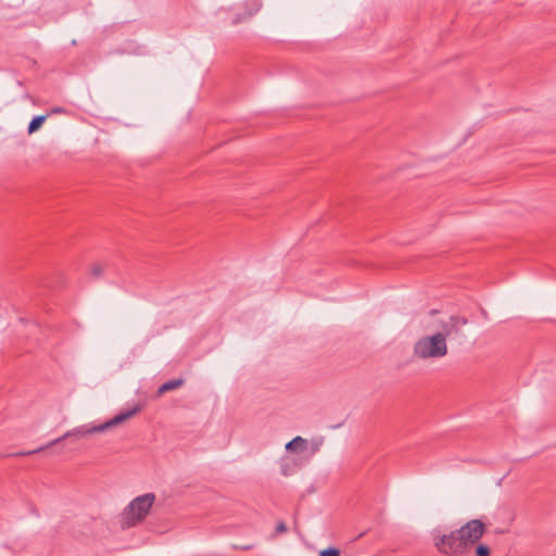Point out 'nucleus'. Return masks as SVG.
I'll return each instance as SVG.
<instances>
[{
	"label": "nucleus",
	"mask_w": 556,
	"mask_h": 556,
	"mask_svg": "<svg viewBox=\"0 0 556 556\" xmlns=\"http://www.w3.org/2000/svg\"><path fill=\"white\" fill-rule=\"evenodd\" d=\"M46 119V116L43 115H40V116H36L31 119V122L29 123L28 125V132L29 134H33L35 132L36 130L39 129V127L42 125V123L45 122Z\"/></svg>",
	"instance_id": "obj_9"
},
{
	"label": "nucleus",
	"mask_w": 556,
	"mask_h": 556,
	"mask_svg": "<svg viewBox=\"0 0 556 556\" xmlns=\"http://www.w3.org/2000/svg\"><path fill=\"white\" fill-rule=\"evenodd\" d=\"M441 327L432 334L419 338L414 344V356L418 359H439L447 355V338L452 334L453 325L441 320Z\"/></svg>",
	"instance_id": "obj_2"
},
{
	"label": "nucleus",
	"mask_w": 556,
	"mask_h": 556,
	"mask_svg": "<svg viewBox=\"0 0 556 556\" xmlns=\"http://www.w3.org/2000/svg\"><path fill=\"white\" fill-rule=\"evenodd\" d=\"M319 556H340V551L337 548H327L320 552Z\"/></svg>",
	"instance_id": "obj_13"
},
{
	"label": "nucleus",
	"mask_w": 556,
	"mask_h": 556,
	"mask_svg": "<svg viewBox=\"0 0 556 556\" xmlns=\"http://www.w3.org/2000/svg\"><path fill=\"white\" fill-rule=\"evenodd\" d=\"M90 270H91L92 276H94L96 278H99L102 276V274L104 271V266L102 264L94 263L91 265Z\"/></svg>",
	"instance_id": "obj_10"
},
{
	"label": "nucleus",
	"mask_w": 556,
	"mask_h": 556,
	"mask_svg": "<svg viewBox=\"0 0 556 556\" xmlns=\"http://www.w3.org/2000/svg\"><path fill=\"white\" fill-rule=\"evenodd\" d=\"M139 410H140V406L136 405V406H134L132 408H130L128 410L121 412L119 414H117L113 418H111V419H109V420H106V421H104L102 424L94 425V424L90 422V424H85V425L75 427L72 430L65 432L61 438H58V439L51 441L49 444H47L45 446H41L39 448L33 450V451L20 453V455H33V454L42 452L46 448H48V447H50L52 445L58 444L59 442H61L64 439H68V438H73V437H75V438H83V437L91 435L93 433L104 432V431H106V430H109V429H111L113 427L119 426L121 424H123L127 419H129L132 416H135Z\"/></svg>",
	"instance_id": "obj_3"
},
{
	"label": "nucleus",
	"mask_w": 556,
	"mask_h": 556,
	"mask_svg": "<svg viewBox=\"0 0 556 556\" xmlns=\"http://www.w3.org/2000/svg\"><path fill=\"white\" fill-rule=\"evenodd\" d=\"M477 556H490V548L484 544H479L476 547Z\"/></svg>",
	"instance_id": "obj_11"
},
{
	"label": "nucleus",
	"mask_w": 556,
	"mask_h": 556,
	"mask_svg": "<svg viewBox=\"0 0 556 556\" xmlns=\"http://www.w3.org/2000/svg\"><path fill=\"white\" fill-rule=\"evenodd\" d=\"M182 384V380L181 379H175V380H169L165 383H163L160 389H159V393H164V392H167V391H170V390H174V389H177L179 388L180 386Z\"/></svg>",
	"instance_id": "obj_8"
},
{
	"label": "nucleus",
	"mask_w": 556,
	"mask_h": 556,
	"mask_svg": "<svg viewBox=\"0 0 556 556\" xmlns=\"http://www.w3.org/2000/svg\"><path fill=\"white\" fill-rule=\"evenodd\" d=\"M64 110L62 108H52L51 109V113L52 114H60V113H63Z\"/></svg>",
	"instance_id": "obj_14"
},
{
	"label": "nucleus",
	"mask_w": 556,
	"mask_h": 556,
	"mask_svg": "<svg viewBox=\"0 0 556 556\" xmlns=\"http://www.w3.org/2000/svg\"><path fill=\"white\" fill-rule=\"evenodd\" d=\"M457 531L464 543H467V548L470 551L473 544L477 543L485 532V527L482 521L473 519L468 521Z\"/></svg>",
	"instance_id": "obj_6"
},
{
	"label": "nucleus",
	"mask_w": 556,
	"mask_h": 556,
	"mask_svg": "<svg viewBox=\"0 0 556 556\" xmlns=\"http://www.w3.org/2000/svg\"><path fill=\"white\" fill-rule=\"evenodd\" d=\"M155 496L147 493L136 497L124 510L122 516V528H131L142 521L150 511Z\"/></svg>",
	"instance_id": "obj_4"
},
{
	"label": "nucleus",
	"mask_w": 556,
	"mask_h": 556,
	"mask_svg": "<svg viewBox=\"0 0 556 556\" xmlns=\"http://www.w3.org/2000/svg\"><path fill=\"white\" fill-rule=\"evenodd\" d=\"M324 444V438H315L311 441L296 435L286 443V454L277 460L279 475L283 477L294 476L300 469L306 466L314 455L319 452Z\"/></svg>",
	"instance_id": "obj_1"
},
{
	"label": "nucleus",
	"mask_w": 556,
	"mask_h": 556,
	"mask_svg": "<svg viewBox=\"0 0 556 556\" xmlns=\"http://www.w3.org/2000/svg\"><path fill=\"white\" fill-rule=\"evenodd\" d=\"M434 545L440 553L447 556H465L469 552L457 530L437 536Z\"/></svg>",
	"instance_id": "obj_5"
},
{
	"label": "nucleus",
	"mask_w": 556,
	"mask_h": 556,
	"mask_svg": "<svg viewBox=\"0 0 556 556\" xmlns=\"http://www.w3.org/2000/svg\"><path fill=\"white\" fill-rule=\"evenodd\" d=\"M257 11L256 8L253 9H247V3L244 4V10L241 12L239 8H236V12L232 16V24H239L247 18L251 17L255 12Z\"/></svg>",
	"instance_id": "obj_7"
},
{
	"label": "nucleus",
	"mask_w": 556,
	"mask_h": 556,
	"mask_svg": "<svg viewBox=\"0 0 556 556\" xmlns=\"http://www.w3.org/2000/svg\"><path fill=\"white\" fill-rule=\"evenodd\" d=\"M288 530L286 523L283 521H279L276 526V529H275V534L274 536H277V535H280V534H283L286 533Z\"/></svg>",
	"instance_id": "obj_12"
}]
</instances>
